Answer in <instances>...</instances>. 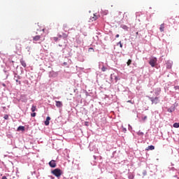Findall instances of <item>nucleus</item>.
<instances>
[{
  "instance_id": "nucleus-1",
  "label": "nucleus",
  "mask_w": 179,
  "mask_h": 179,
  "mask_svg": "<svg viewBox=\"0 0 179 179\" xmlns=\"http://www.w3.org/2000/svg\"><path fill=\"white\" fill-rule=\"evenodd\" d=\"M32 40L33 43H38V44H41V43H43V41L45 40V38H44L41 35H36L35 36H33Z\"/></svg>"
},
{
  "instance_id": "nucleus-2",
  "label": "nucleus",
  "mask_w": 179,
  "mask_h": 179,
  "mask_svg": "<svg viewBox=\"0 0 179 179\" xmlns=\"http://www.w3.org/2000/svg\"><path fill=\"white\" fill-rule=\"evenodd\" d=\"M52 174L55 176V177L59 178L62 176V171L59 169H55V170L52 171Z\"/></svg>"
},
{
  "instance_id": "nucleus-3",
  "label": "nucleus",
  "mask_w": 179,
  "mask_h": 179,
  "mask_svg": "<svg viewBox=\"0 0 179 179\" xmlns=\"http://www.w3.org/2000/svg\"><path fill=\"white\" fill-rule=\"evenodd\" d=\"M149 64L152 68H155V66H156V64H157V58L151 57L150 59Z\"/></svg>"
},
{
  "instance_id": "nucleus-4",
  "label": "nucleus",
  "mask_w": 179,
  "mask_h": 179,
  "mask_svg": "<svg viewBox=\"0 0 179 179\" xmlns=\"http://www.w3.org/2000/svg\"><path fill=\"white\" fill-rule=\"evenodd\" d=\"M49 166L50 167H52V169L57 167V164L55 163V160H51L50 162H49Z\"/></svg>"
},
{
  "instance_id": "nucleus-5",
  "label": "nucleus",
  "mask_w": 179,
  "mask_h": 179,
  "mask_svg": "<svg viewBox=\"0 0 179 179\" xmlns=\"http://www.w3.org/2000/svg\"><path fill=\"white\" fill-rule=\"evenodd\" d=\"M151 101L152 103V104H157L159 103V97H155L152 99H151Z\"/></svg>"
},
{
  "instance_id": "nucleus-6",
  "label": "nucleus",
  "mask_w": 179,
  "mask_h": 179,
  "mask_svg": "<svg viewBox=\"0 0 179 179\" xmlns=\"http://www.w3.org/2000/svg\"><path fill=\"white\" fill-rule=\"evenodd\" d=\"M51 120V117L50 116H48L46 117V120L45 121V125L48 126L50 125V121Z\"/></svg>"
},
{
  "instance_id": "nucleus-7",
  "label": "nucleus",
  "mask_w": 179,
  "mask_h": 179,
  "mask_svg": "<svg viewBox=\"0 0 179 179\" xmlns=\"http://www.w3.org/2000/svg\"><path fill=\"white\" fill-rule=\"evenodd\" d=\"M56 107H57L58 108L62 107V102L60 101H56Z\"/></svg>"
},
{
  "instance_id": "nucleus-8",
  "label": "nucleus",
  "mask_w": 179,
  "mask_h": 179,
  "mask_svg": "<svg viewBox=\"0 0 179 179\" xmlns=\"http://www.w3.org/2000/svg\"><path fill=\"white\" fill-rule=\"evenodd\" d=\"M145 150L149 151V150H155V145H149L145 148Z\"/></svg>"
},
{
  "instance_id": "nucleus-9",
  "label": "nucleus",
  "mask_w": 179,
  "mask_h": 179,
  "mask_svg": "<svg viewBox=\"0 0 179 179\" xmlns=\"http://www.w3.org/2000/svg\"><path fill=\"white\" fill-rule=\"evenodd\" d=\"M20 64H21V65H22L24 68H26L27 64H26V62H24V60L21 59V60H20Z\"/></svg>"
},
{
  "instance_id": "nucleus-10",
  "label": "nucleus",
  "mask_w": 179,
  "mask_h": 179,
  "mask_svg": "<svg viewBox=\"0 0 179 179\" xmlns=\"http://www.w3.org/2000/svg\"><path fill=\"white\" fill-rule=\"evenodd\" d=\"M37 110V106L32 105L31 108V111H32V113H34V111H36Z\"/></svg>"
},
{
  "instance_id": "nucleus-11",
  "label": "nucleus",
  "mask_w": 179,
  "mask_h": 179,
  "mask_svg": "<svg viewBox=\"0 0 179 179\" xmlns=\"http://www.w3.org/2000/svg\"><path fill=\"white\" fill-rule=\"evenodd\" d=\"M99 19V16L94 14V16L91 18V20L93 22L94 20H97Z\"/></svg>"
},
{
  "instance_id": "nucleus-12",
  "label": "nucleus",
  "mask_w": 179,
  "mask_h": 179,
  "mask_svg": "<svg viewBox=\"0 0 179 179\" xmlns=\"http://www.w3.org/2000/svg\"><path fill=\"white\" fill-rule=\"evenodd\" d=\"M160 31L163 32L164 31V23L162 24L159 27Z\"/></svg>"
},
{
  "instance_id": "nucleus-13",
  "label": "nucleus",
  "mask_w": 179,
  "mask_h": 179,
  "mask_svg": "<svg viewBox=\"0 0 179 179\" xmlns=\"http://www.w3.org/2000/svg\"><path fill=\"white\" fill-rule=\"evenodd\" d=\"M16 48H17V51H20V50H22V47H21L20 44H17Z\"/></svg>"
},
{
  "instance_id": "nucleus-14",
  "label": "nucleus",
  "mask_w": 179,
  "mask_h": 179,
  "mask_svg": "<svg viewBox=\"0 0 179 179\" xmlns=\"http://www.w3.org/2000/svg\"><path fill=\"white\" fill-rule=\"evenodd\" d=\"M17 131H24V127L23 126L18 127Z\"/></svg>"
},
{
  "instance_id": "nucleus-15",
  "label": "nucleus",
  "mask_w": 179,
  "mask_h": 179,
  "mask_svg": "<svg viewBox=\"0 0 179 179\" xmlns=\"http://www.w3.org/2000/svg\"><path fill=\"white\" fill-rule=\"evenodd\" d=\"M166 68H167L168 69H171V62H168V63H167Z\"/></svg>"
},
{
  "instance_id": "nucleus-16",
  "label": "nucleus",
  "mask_w": 179,
  "mask_h": 179,
  "mask_svg": "<svg viewBox=\"0 0 179 179\" xmlns=\"http://www.w3.org/2000/svg\"><path fill=\"white\" fill-rule=\"evenodd\" d=\"M137 135H138V136H143V132L139 131H138Z\"/></svg>"
},
{
  "instance_id": "nucleus-17",
  "label": "nucleus",
  "mask_w": 179,
  "mask_h": 179,
  "mask_svg": "<svg viewBox=\"0 0 179 179\" xmlns=\"http://www.w3.org/2000/svg\"><path fill=\"white\" fill-rule=\"evenodd\" d=\"M127 66H129V65H131V64H132V60L131 59H129L127 62Z\"/></svg>"
},
{
  "instance_id": "nucleus-18",
  "label": "nucleus",
  "mask_w": 179,
  "mask_h": 179,
  "mask_svg": "<svg viewBox=\"0 0 179 179\" xmlns=\"http://www.w3.org/2000/svg\"><path fill=\"white\" fill-rule=\"evenodd\" d=\"M62 38H68V34L64 33V34H62Z\"/></svg>"
},
{
  "instance_id": "nucleus-19",
  "label": "nucleus",
  "mask_w": 179,
  "mask_h": 179,
  "mask_svg": "<svg viewBox=\"0 0 179 179\" xmlns=\"http://www.w3.org/2000/svg\"><path fill=\"white\" fill-rule=\"evenodd\" d=\"M101 71H102V72H106V71H107V68L106 66H103L101 68Z\"/></svg>"
},
{
  "instance_id": "nucleus-20",
  "label": "nucleus",
  "mask_w": 179,
  "mask_h": 179,
  "mask_svg": "<svg viewBox=\"0 0 179 179\" xmlns=\"http://www.w3.org/2000/svg\"><path fill=\"white\" fill-rule=\"evenodd\" d=\"M173 128H179V123H174Z\"/></svg>"
},
{
  "instance_id": "nucleus-21",
  "label": "nucleus",
  "mask_w": 179,
  "mask_h": 179,
  "mask_svg": "<svg viewBox=\"0 0 179 179\" xmlns=\"http://www.w3.org/2000/svg\"><path fill=\"white\" fill-rule=\"evenodd\" d=\"M122 28L124 29V30H128V27L127 25H122Z\"/></svg>"
},
{
  "instance_id": "nucleus-22",
  "label": "nucleus",
  "mask_w": 179,
  "mask_h": 179,
  "mask_svg": "<svg viewBox=\"0 0 179 179\" xmlns=\"http://www.w3.org/2000/svg\"><path fill=\"white\" fill-rule=\"evenodd\" d=\"M128 177H129V179H134V176L133 174H129Z\"/></svg>"
},
{
  "instance_id": "nucleus-23",
  "label": "nucleus",
  "mask_w": 179,
  "mask_h": 179,
  "mask_svg": "<svg viewBox=\"0 0 179 179\" xmlns=\"http://www.w3.org/2000/svg\"><path fill=\"white\" fill-rule=\"evenodd\" d=\"M88 51L90 52L92 51V52H94V49H93V48H90Z\"/></svg>"
},
{
  "instance_id": "nucleus-24",
  "label": "nucleus",
  "mask_w": 179,
  "mask_h": 179,
  "mask_svg": "<svg viewBox=\"0 0 179 179\" xmlns=\"http://www.w3.org/2000/svg\"><path fill=\"white\" fill-rule=\"evenodd\" d=\"M117 45H120V48H122V43L121 41H120L118 43H117Z\"/></svg>"
},
{
  "instance_id": "nucleus-25",
  "label": "nucleus",
  "mask_w": 179,
  "mask_h": 179,
  "mask_svg": "<svg viewBox=\"0 0 179 179\" xmlns=\"http://www.w3.org/2000/svg\"><path fill=\"white\" fill-rule=\"evenodd\" d=\"M36 115H37V113L34 112L33 113H31V117H36Z\"/></svg>"
},
{
  "instance_id": "nucleus-26",
  "label": "nucleus",
  "mask_w": 179,
  "mask_h": 179,
  "mask_svg": "<svg viewBox=\"0 0 179 179\" xmlns=\"http://www.w3.org/2000/svg\"><path fill=\"white\" fill-rule=\"evenodd\" d=\"M3 118H4V120H8L9 119V116L8 115H5Z\"/></svg>"
},
{
  "instance_id": "nucleus-27",
  "label": "nucleus",
  "mask_w": 179,
  "mask_h": 179,
  "mask_svg": "<svg viewBox=\"0 0 179 179\" xmlns=\"http://www.w3.org/2000/svg\"><path fill=\"white\" fill-rule=\"evenodd\" d=\"M143 121H146V120H148V116H144L143 117H142Z\"/></svg>"
},
{
  "instance_id": "nucleus-28",
  "label": "nucleus",
  "mask_w": 179,
  "mask_h": 179,
  "mask_svg": "<svg viewBox=\"0 0 179 179\" xmlns=\"http://www.w3.org/2000/svg\"><path fill=\"white\" fill-rule=\"evenodd\" d=\"M53 40L54 41H58V37H54Z\"/></svg>"
},
{
  "instance_id": "nucleus-29",
  "label": "nucleus",
  "mask_w": 179,
  "mask_h": 179,
  "mask_svg": "<svg viewBox=\"0 0 179 179\" xmlns=\"http://www.w3.org/2000/svg\"><path fill=\"white\" fill-rule=\"evenodd\" d=\"M15 82H17V83H18V85H20V83H21L20 80H19L17 79L15 80Z\"/></svg>"
},
{
  "instance_id": "nucleus-30",
  "label": "nucleus",
  "mask_w": 179,
  "mask_h": 179,
  "mask_svg": "<svg viewBox=\"0 0 179 179\" xmlns=\"http://www.w3.org/2000/svg\"><path fill=\"white\" fill-rule=\"evenodd\" d=\"M63 27H64V29H66V27H68V25L64 24Z\"/></svg>"
},
{
  "instance_id": "nucleus-31",
  "label": "nucleus",
  "mask_w": 179,
  "mask_h": 179,
  "mask_svg": "<svg viewBox=\"0 0 179 179\" xmlns=\"http://www.w3.org/2000/svg\"><path fill=\"white\" fill-rule=\"evenodd\" d=\"M1 179H8V178H6V176H3Z\"/></svg>"
},
{
  "instance_id": "nucleus-32",
  "label": "nucleus",
  "mask_w": 179,
  "mask_h": 179,
  "mask_svg": "<svg viewBox=\"0 0 179 179\" xmlns=\"http://www.w3.org/2000/svg\"><path fill=\"white\" fill-rule=\"evenodd\" d=\"M115 37H116V38H118V37H120V34H117V35L115 36Z\"/></svg>"
},
{
  "instance_id": "nucleus-33",
  "label": "nucleus",
  "mask_w": 179,
  "mask_h": 179,
  "mask_svg": "<svg viewBox=\"0 0 179 179\" xmlns=\"http://www.w3.org/2000/svg\"><path fill=\"white\" fill-rule=\"evenodd\" d=\"M123 131H124V132H127V129L123 128Z\"/></svg>"
},
{
  "instance_id": "nucleus-34",
  "label": "nucleus",
  "mask_w": 179,
  "mask_h": 179,
  "mask_svg": "<svg viewBox=\"0 0 179 179\" xmlns=\"http://www.w3.org/2000/svg\"><path fill=\"white\" fill-rule=\"evenodd\" d=\"M2 86H3V87H5L6 86V85L5 83H3Z\"/></svg>"
},
{
  "instance_id": "nucleus-35",
  "label": "nucleus",
  "mask_w": 179,
  "mask_h": 179,
  "mask_svg": "<svg viewBox=\"0 0 179 179\" xmlns=\"http://www.w3.org/2000/svg\"><path fill=\"white\" fill-rule=\"evenodd\" d=\"M62 35H59V38H62Z\"/></svg>"
},
{
  "instance_id": "nucleus-36",
  "label": "nucleus",
  "mask_w": 179,
  "mask_h": 179,
  "mask_svg": "<svg viewBox=\"0 0 179 179\" xmlns=\"http://www.w3.org/2000/svg\"><path fill=\"white\" fill-rule=\"evenodd\" d=\"M175 89H179V86L175 87Z\"/></svg>"
},
{
  "instance_id": "nucleus-37",
  "label": "nucleus",
  "mask_w": 179,
  "mask_h": 179,
  "mask_svg": "<svg viewBox=\"0 0 179 179\" xmlns=\"http://www.w3.org/2000/svg\"><path fill=\"white\" fill-rule=\"evenodd\" d=\"M64 65H68V63L64 62Z\"/></svg>"
},
{
  "instance_id": "nucleus-38",
  "label": "nucleus",
  "mask_w": 179,
  "mask_h": 179,
  "mask_svg": "<svg viewBox=\"0 0 179 179\" xmlns=\"http://www.w3.org/2000/svg\"><path fill=\"white\" fill-rule=\"evenodd\" d=\"M129 103H131V101H128Z\"/></svg>"
},
{
  "instance_id": "nucleus-39",
  "label": "nucleus",
  "mask_w": 179,
  "mask_h": 179,
  "mask_svg": "<svg viewBox=\"0 0 179 179\" xmlns=\"http://www.w3.org/2000/svg\"><path fill=\"white\" fill-rule=\"evenodd\" d=\"M136 34H138V32H136Z\"/></svg>"
}]
</instances>
